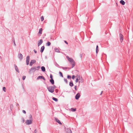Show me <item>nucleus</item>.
Masks as SVG:
<instances>
[{
  "instance_id": "obj_1",
  "label": "nucleus",
  "mask_w": 133,
  "mask_h": 133,
  "mask_svg": "<svg viewBox=\"0 0 133 133\" xmlns=\"http://www.w3.org/2000/svg\"><path fill=\"white\" fill-rule=\"evenodd\" d=\"M47 88L49 92L51 93H53L54 91L55 88L54 87L50 86L47 87Z\"/></svg>"
},
{
  "instance_id": "obj_2",
  "label": "nucleus",
  "mask_w": 133,
  "mask_h": 133,
  "mask_svg": "<svg viewBox=\"0 0 133 133\" xmlns=\"http://www.w3.org/2000/svg\"><path fill=\"white\" fill-rule=\"evenodd\" d=\"M66 57L68 60L71 63H72V62H75L74 61L72 58H70L68 56H67Z\"/></svg>"
},
{
  "instance_id": "obj_3",
  "label": "nucleus",
  "mask_w": 133,
  "mask_h": 133,
  "mask_svg": "<svg viewBox=\"0 0 133 133\" xmlns=\"http://www.w3.org/2000/svg\"><path fill=\"white\" fill-rule=\"evenodd\" d=\"M119 37L120 41L122 42L123 40V36L121 33L119 34Z\"/></svg>"
},
{
  "instance_id": "obj_4",
  "label": "nucleus",
  "mask_w": 133,
  "mask_h": 133,
  "mask_svg": "<svg viewBox=\"0 0 133 133\" xmlns=\"http://www.w3.org/2000/svg\"><path fill=\"white\" fill-rule=\"evenodd\" d=\"M30 61V57L29 56H27L26 58V64L27 65H28Z\"/></svg>"
},
{
  "instance_id": "obj_5",
  "label": "nucleus",
  "mask_w": 133,
  "mask_h": 133,
  "mask_svg": "<svg viewBox=\"0 0 133 133\" xmlns=\"http://www.w3.org/2000/svg\"><path fill=\"white\" fill-rule=\"evenodd\" d=\"M36 62V61L35 60L33 59L30 62L29 65L30 66H31L32 64L35 63Z\"/></svg>"
},
{
  "instance_id": "obj_6",
  "label": "nucleus",
  "mask_w": 133,
  "mask_h": 133,
  "mask_svg": "<svg viewBox=\"0 0 133 133\" xmlns=\"http://www.w3.org/2000/svg\"><path fill=\"white\" fill-rule=\"evenodd\" d=\"M32 122V120H28L26 122V123L28 125L31 124Z\"/></svg>"
},
{
  "instance_id": "obj_7",
  "label": "nucleus",
  "mask_w": 133,
  "mask_h": 133,
  "mask_svg": "<svg viewBox=\"0 0 133 133\" xmlns=\"http://www.w3.org/2000/svg\"><path fill=\"white\" fill-rule=\"evenodd\" d=\"M18 57L21 60L23 58V56L20 53L18 54Z\"/></svg>"
},
{
  "instance_id": "obj_8",
  "label": "nucleus",
  "mask_w": 133,
  "mask_h": 133,
  "mask_svg": "<svg viewBox=\"0 0 133 133\" xmlns=\"http://www.w3.org/2000/svg\"><path fill=\"white\" fill-rule=\"evenodd\" d=\"M80 96V94L79 93H77V94L75 96V98L76 99L78 100L79 99Z\"/></svg>"
},
{
  "instance_id": "obj_9",
  "label": "nucleus",
  "mask_w": 133,
  "mask_h": 133,
  "mask_svg": "<svg viewBox=\"0 0 133 133\" xmlns=\"http://www.w3.org/2000/svg\"><path fill=\"white\" fill-rule=\"evenodd\" d=\"M43 42V40L41 39L39 40V41L38 43V45L39 46Z\"/></svg>"
},
{
  "instance_id": "obj_10",
  "label": "nucleus",
  "mask_w": 133,
  "mask_h": 133,
  "mask_svg": "<svg viewBox=\"0 0 133 133\" xmlns=\"http://www.w3.org/2000/svg\"><path fill=\"white\" fill-rule=\"evenodd\" d=\"M42 79L44 81L45 80V79L44 77L43 76H39L37 78V79Z\"/></svg>"
},
{
  "instance_id": "obj_11",
  "label": "nucleus",
  "mask_w": 133,
  "mask_h": 133,
  "mask_svg": "<svg viewBox=\"0 0 133 133\" xmlns=\"http://www.w3.org/2000/svg\"><path fill=\"white\" fill-rule=\"evenodd\" d=\"M55 119L56 121L60 125H61L62 124V123L58 119L55 118Z\"/></svg>"
},
{
  "instance_id": "obj_12",
  "label": "nucleus",
  "mask_w": 133,
  "mask_h": 133,
  "mask_svg": "<svg viewBox=\"0 0 133 133\" xmlns=\"http://www.w3.org/2000/svg\"><path fill=\"white\" fill-rule=\"evenodd\" d=\"M45 48L44 46H42L41 47V49L40 52H41L42 53L43 52Z\"/></svg>"
},
{
  "instance_id": "obj_13",
  "label": "nucleus",
  "mask_w": 133,
  "mask_h": 133,
  "mask_svg": "<svg viewBox=\"0 0 133 133\" xmlns=\"http://www.w3.org/2000/svg\"><path fill=\"white\" fill-rule=\"evenodd\" d=\"M35 66L33 67L30 69V71H34L36 70Z\"/></svg>"
},
{
  "instance_id": "obj_14",
  "label": "nucleus",
  "mask_w": 133,
  "mask_h": 133,
  "mask_svg": "<svg viewBox=\"0 0 133 133\" xmlns=\"http://www.w3.org/2000/svg\"><path fill=\"white\" fill-rule=\"evenodd\" d=\"M120 3L123 5H124L125 3V2L123 0H121L120 1Z\"/></svg>"
},
{
  "instance_id": "obj_15",
  "label": "nucleus",
  "mask_w": 133,
  "mask_h": 133,
  "mask_svg": "<svg viewBox=\"0 0 133 133\" xmlns=\"http://www.w3.org/2000/svg\"><path fill=\"white\" fill-rule=\"evenodd\" d=\"M15 69L18 72H19V70L18 69L16 65H15V64L14 65Z\"/></svg>"
},
{
  "instance_id": "obj_16",
  "label": "nucleus",
  "mask_w": 133,
  "mask_h": 133,
  "mask_svg": "<svg viewBox=\"0 0 133 133\" xmlns=\"http://www.w3.org/2000/svg\"><path fill=\"white\" fill-rule=\"evenodd\" d=\"M42 71L43 72H44L45 71V67L44 66H42L41 67Z\"/></svg>"
},
{
  "instance_id": "obj_17",
  "label": "nucleus",
  "mask_w": 133,
  "mask_h": 133,
  "mask_svg": "<svg viewBox=\"0 0 133 133\" xmlns=\"http://www.w3.org/2000/svg\"><path fill=\"white\" fill-rule=\"evenodd\" d=\"M54 50H55V51L56 52H60L59 50L57 48H55Z\"/></svg>"
},
{
  "instance_id": "obj_18",
  "label": "nucleus",
  "mask_w": 133,
  "mask_h": 133,
  "mask_svg": "<svg viewBox=\"0 0 133 133\" xmlns=\"http://www.w3.org/2000/svg\"><path fill=\"white\" fill-rule=\"evenodd\" d=\"M80 77L79 76H78V77H77L76 80H75V82L76 83H77L78 82V81L79 79H80Z\"/></svg>"
},
{
  "instance_id": "obj_19",
  "label": "nucleus",
  "mask_w": 133,
  "mask_h": 133,
  "mask_svg": "<svg viewBox=\"0 0 133 133\" xmlns=\"http://www.w3.org/2000/svg\"><path fill=\"white\" fill-rule=\"evenodd\" d=\"M50 81L52 84H54V82L53 79H51L50 80Z\"/></svg>"
},
{
  "instance_id": "obj_20",
  "label": "nucleus",
  "mask_w": 133,
  "mask_h": 133,
  "mask_svg": "<svg viewBox=\"0 0 133 133\" xmlns=\"http://www.w3.org/2000/svg\"><path fill=\"white\" fill-rule=\"evenodd\" d=\"M98 45H97L96 46V54H97L98 53V51H99V50L98 49Z\"/></svg>"
},
{
  "instance_id": "obj_21",
  "label": "nucleus",
  "mask_w": 133,
  "mask_h": 133,
  "mask_svg": "<svg viewBox=\"0 0 133 133\" xmlns=\"http://www.w3.org/2000/svg\"><path fill=\"white\" fill-rule=\"evenodd\" d=\"M69 85L71 87H72V86H73L74 84H73V82L72 81H71L69 83Z\"/></svg>"
},
{
  "instance_id": "obj_22",
  "label": "nucleus",
  "mask_w": 133,
  "mask_h": 133,
  "mask_svg": "<svg viewBox=\"0 0 133 133\" xmlns=\"http://www.w3.org/2000/svg\"><path fill=\"white\" fill-rule=\"evenodd\" d=\"M71 64L72 65V68H73L75 65V62H74L72 63H71Z\"/></svg>"
},
{
  "instance_id": "obj_23",
  "label": "nucleus",
  "mask_w": 133,
  "mask_h": 133,
  "mask_svg": "<svg viewBox=\"0 0 133 133\" xmlns=\"http://www.w3.org/2000/svg\"><path fill=\"white\" fill-rule=\"evenodd\" d=\"M42 28L39 29V33L40 34H42Z\"/></svg>"
},
{
  "instance_id": "obj_24",
  "label": "nucleus",
  "mask_w": 133,
  "mask_h": 133,
  "mask_svg": "<svg viewBox=\"0 0 133 133\" xmlns=\"http://www.w3.org/2000/svg\"><path fill=\"white\" fill-rule=\"evenodd\" d=\"M51 43L49 42H47L46 43V45L48 46H50L51 45Z\"/></svg>"
},
{
  "instance_id": "obj_25",
  "label": "nucleus",
  "mask_w": 133,
  "mask_h": 133,
  "mask_svg": "<svg viewBox=\"0 0 133 133\" xmlns=\"http://www.w3.org/2000/svg\"><path fill=\"white\" fill-rule=\"evenodd\" d=\"M52 99L56 102H57L58 101V99L57 98L54 97H53L52 98Z\"/></svg>"
},
{
  "instance_id": "obj_26",
  "label": "nucleus",
  "mask_w": 133,
  "mask_h": 133,
  "mask_svg": "<svg viewBox=\"0 0 133 133\" xmlns=\"http://www.w3.org/2000/svg\"><path fill=\"white\" fill-rule=\"evenodd\" d=\"M29 119H30V120H32V116L31 114H30L29 115Z\"/></svg>"
},
{
  "instance_id": "obj_27",
  "label": "nucleus",
  "mask_w": 133,
  "mask_h": 133,
  "mask_svg": "<svg viewBox=\"0 0 133 133\" xmlns=\"http://www.w3.org/2000/svg\"><path fill=\"white\" fill-rule=\"evenodd\" d=\"M40 66H38L37 67L35 66L36 70H39V69L40 68Z\"/></svg>"
},
{
  "instance_id": "obj_28",
  "label": "nucleus",
  "mask_w": 133,
  "mask_h": 133,
  "mask_svg": "<svg viewBox=\"0 0 133 133\" xmlns=\"http://www.w3.org/2000/svg\"><path fill=\"white\" fill-rule=\"evenodd\" d=\"M76 108L74 109L73 108H71V110L72 111H76Z\"/></svg>"
},
{
  "instance_id": "obj_29",
  "label": "nucleus",
  "mask_w": 133,
  "mask_h": 133,
  "mask_svg": "<svg viewBox=\"0 0 133 133\" xmlns=\"http://www.w3.org/2000/svg\"><path fill=\"white\" fill-rule=\"evenodd\" d=\"M60 68H62L63 70H64V69L66 70V69H67L68 68H66V67H63L62 66H61Z\"/></svg>"
},
{
  "instance_id": "obj_30",
  "label": "nucleus",
  "mask_w": 133,
  "mask_h": 133,
  "mask_svg": "<svg viewBox=\"0 0 133 133\" xmlns=\"http://www.w3.org/2000/svg\"><path fill=\"white\" fill-rule=\"evenodd\" d=\"M59 74H60V76L61 77H63V74H62V73L61 72L59 71Z\"/></svg>"
},
{
  "instance_id": "obj_31",
  "label": "nucleus",
  "mask_w": 133,
  "mask_h": 133,
  "mask_svg": "<svg viewBox=\"0 0 133 133\" xmlns=\"http://www.w3.org/2000/svg\"><path fill=\"white\" fill-rule=\"evenodd\" d=\"M41 21H43L44 20V17H43V16H42L41 17Z\"/></svg>"
},
{
  "instance_id": "obj_32",
  "label": "nucleus",
  "mask_w": 133,
  "mask_h": 133,
  "mask_svg": "<svg viewBox=\"0 0 133 133\" xmlns=\"http://www.w3.org/2000/svg\"><path fill=\"white\" fill-rule=\"evenodd\" d=\"M3 90L5 92L6 91V88L5 87H3Z\"/></svg>"
},
{
  "instance_id": "obj_33",
  "label": "nucleus",
  "mask_w": 133,
  "mask_h": 133,
  "mask_svg": "<svg viewBox=\"0 0 133 133\" xmlns=\"http://www.w3.org/2000/svg\"><path fill=\"white\" fill-rule=\"evenodd\" d=\"M13 42H14V45L15 46H16V44L15 42V39H14L13 40Z\"/></svg>"
},
{
  "instance_id": "obj_34",
  "label": "nucleus",
  "mask_w": 133,
  "mask_h": 133,
  "mask_svg": "<svg viewBox=\"0 0 133 133\" xmlns=\"http://www.w3.org/2000/svg\"><path fill=\"white\" fill-rule=\"evenodd\" d=\"M26 78V76H23L22 77V79L23 80H24Z\"/></svg>"
},
{
  "instance_id": "obj_35",
  "label": "nucleus",
  "mask_w": 133,
  "mask_h": 133,
  "mask_svg": "<svg viewBox=\"0 0 133 133\" xmlns=\"http://www.w3.org/2000/svg\"><path fill=\"white\" fill-rule=\"evenodd\" d=\"M67 78L68 79H71V76L69 75H68L67 76Z\"/></svg>"
},
{
  "instance_id": "obj_36",
  "label": "nucleus",
  "mask_w": 133,
  "mask_h": 133,
  "mask_svg": "<svg viewBox=\"0 0 133 133\" xmlns=\"http://www.w3.org/2000/svg\"><path fill=\"white\" fill-rule=\"evenodd\" d=\"M68 132H69L70 133H72V132L71 129H69L68 130Z\"/></svg>"
},
{
  "instance_id": "obj_37",
  "label": "nucleus",
  "mask_w": 133,
  "mask_h": 133,
  "mask_svg": "<svg viewBox=\"0 0 133 133\" xmlns=\"http://www.w3.org/2000/svg\"><path fill=\"white\" fill-rule=\"evenodd\" d=\"M64 81L66 83H68V81H67V80L66 79H64Z\"/></svg>"
},
{
  "instance_id": "obj_38",
  "label": "nucleus",
  "mask_w": 133,
  "mask_h": 133,
  "mask_svg": "<svg viewBox=\"0 0 133 133\" xmlns=\"http://www.w3.org/2000/svg\"><path fill=\"white\" fill-rule=\"evenodd\" d=\"M77 86L76 85V86H75V87H74V88L75 89V90H77Z\"/></svg>"
},
{
  "instance_id": "obj_39",
  "label": "nucleus",
  "mask_w": 133,
  "mask_h": 133,
  "mask_svg": "<svg viewBox=\"0 0 133 133\" xmlns=\"http://www.w3.org/2000/svg\"><path fill=\"white\" fill-rule=\"evenodd\" d=\"M50 78H51V79H53L52 76L51 74H50Z\"/></svg>"
},
{
  "instance_id": "obj_40",
  "label": "nucleus",
  "mask_w": 133,
  "mask_h": 133,
  "mask_svg": "<svg viewBox=\"0 0 133 133\" xmlns=\"http://www.w3.org/2000/svg\"><path fill=\"white\" fill-rule=\"evenodd\" d=\"M75 78V76L74 75L72 76V78L73 79H74Z\"/></svg>"
},
{
  "instance_id": "obj_41",
  "label": "nucleus",
  "mask_w": 133,
  "mask_h": 133,
  "mask_svg": "<svg viewBox=\"0 0 133 133\" xmlns=\"http://www.w3.org/2000/svg\"><path fill=\"white\" fill-rule=\"evenodd\" d=\"M22 112L24 114H25L26 113L25 111L24 110H23Z\"/></svg>"
},
{
  "instance_id": "obj_42",
  "label": "nucleus",
  "mask_w": 133,
  "mask_h": 133,
  "mask_svg": "<svg viewBox=\"0 0 133 133\" xmlns=\"http://www.w3.org/2000/svg\"><path fill=\"white\" fill-rule=\"evenodd\" d=\"M34 51L35 53H37V51L35 50L34 49Z\"/></svg>"
},
{
  "instance_id": "obj_43",
  "label": "nucleus",
  "mask_w": 133,
  "mask_h": 133,
  "mask_svg": "<svg viewBox=\"0 0 133 133\" xmlns=\"http://www.w3.org/2000/svg\"><path fill=\"white\" fill-rule=\"evenodd\" d=\"M22 120L23 121V122L24 123V120L23 118H22Z\"/></svg>"
},
{
  "instance_id": "obj_44",
  "label": "nucleus",
  "mask_w": 133,
  "mask_h": 133,
  "mask_svg": "<svg viewBox=\"0 0 133 133\" xmlns=\"http://www.w3.org/2000/svg\"><path fill=\"white\" fill-rule=\"evenodd\" d=\"M34 133H36L37 131L36 129H35L34 131Z\"/></svg>"
},
{
  "instance_id": "obj_45",
  "label": "nucleus",
  "mask_w": 133,
  "mask_h": 133,
  "mask_svg": "<svg viewBox=\"0 0 133 133\" xmlns=\"http://www.w3.org/2000/svg\"><path fill=\"white\" fill-rule=\"evenodd\" d=\"M64 42L67 44H68V43L66 41H64Z\"/></svg>"
},
{
  "instance_id": "obj_46",
  "label": "nucleus",
  "mask_w": 133,
  "mask_h": 133,
  "mask_svg": "<svg viewBox=\"0 0 133 133\" xmlns=\"http://www.w3.org/2000/svg\"><path fill=\"white\" fill-rule=\"evenodd\" d=\"M82 55H83V54H80V57H81V58H82Z\"/></svg>"
},
{
  "instance_id": "obj_47",
  "label": "nucleus",
  "mask_w": 133,
  "mask_h": 133,
  "mask_svg": "<svg viewBox=\"0 0 133 133\" xmlns=\"http://www.w3.org/2000/svg\"><path fill=\"white\" fill-rule=\"evenodd\" d=\"M102 93H103V91H101V94H100V95H101L102 94Z\"/></svg>"
},
{
  "instance_id": "obj_48",
  "label": "nucleus",
  "mask_w": 133,
  "mask_h": 133,
  "mask_svg": "<svg viewBox=\"0 0 133 133\" xmlns=\"http://www.w3.org/2000/svg\"><path fill=\"white\" fill-rule=\"evenodd\" d=\"M19 104H18V103H17V104L16 106H19Z\"/></svg>"
},
{
  "instance_id": "obj_49",
  "label": "nucleus",
  "mask_w": 133,
  "mask_h": 133,
  "mask_svg": "<svg viewBox=\"0 0 133 133\" xmlns=\"http://www.w3.org/2000/svg\"><path fill=\"white\" fill-rule=\"evenodd\" d=\"M54 87L55 88H56V86H55V85H54Z\"/></svg>"
}]
</instances>
